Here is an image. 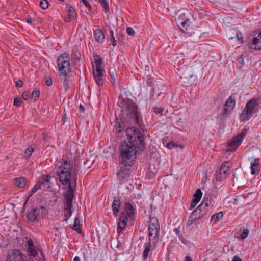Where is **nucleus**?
<instances>
[{
    "label": "nucleus",
    "mask_w": 261,
    "mask_h": 261,
    "mask_svg": "<svg viewBox=\"0 0 261 261\" xmlns=\"http://www.w3.org/2000/svg\"><path fill=\"white\" fill-rule=\"evenodd\" d=\"M51 176L49 175H43L41 178H39L38 183L40 187L43 190H47L51 188V183L50 182Z\"/></svg>",
    "instance_id": "4468645a"
},
{
    "label": "nucleus",
    "mask_w": 261,
    "mask_h": 261,
    "mask_svg": "<svg viewBox=\"0 0 261 261\" xmlns=\"http://www.w3.org/2000/svg\"><path fill=\"white\" fill-rule=\"evenodd\" d=\"M68 189L64 193V203L65 205H68V207L72 206V201L74 197V192L75 186L73 183L68 184Z\"/></svg>",
    "instance_id": "6e6552de"
},
{
    "label": "nucleus",
    "mask_w": 261,
    "mask_h": 261,
    "mask_svg": "<svg viewBox=\"0 0 261 261\" xmlns=\"http://www.w3.org/2000/svg\"><path fill=\"white\" fill-rule=\"evenodd\" d=\"M144 237H141L140 238L139 240H138L137 241V242H139L138 245H139L140 248H141V246H143V247L144 248V250L143 253V257L144 259L145 260L147 258V242L145 241L144 242H142V240H144Z\"/></svg>",
    "instance_id": "393cba45"
},
{
    "label": "nucleus",
    "mask_w": 261,
    "mask_h": 261,
    "mask_svg": "<svg viewBox=\"0 0 261 261\" xmlns=\"http://www.w3.org/2000/svg\"><path fill=\"white\" fill-rule=\"evenodd\" d=\"M223 217V214L222 212H220L217 214L213 215L211 218V221H214L215 222H217L220 221L222 219Z\"/></svg>",
    "instance_id": "473e14b6"
},
{
    "label": "nucleus",
    "mask_w": 261,
    "mask_h": 261,
    "mask_svg": "<svg viewBox=\"0 0 261 261\" xmlns=\"http://www.w3.org/2000/svg\"><path fill=\"white\" fill-rule=\"evenodd\" d=\"M258 99L256 98H252L248 101L245 107L248 109L251 113L253 114L258 111L257 107L259 106Z\"/></svg>",
    "instance_id": "dca6fc26"
},
{
    "label": "nucleus",
    "mask_w": 261,
    "mask_h": 261,
    "mask_svg": "<svg viewBox=\"0 0 261 261\" xmlns=\"http://www.w3.org/2000/svg\"><path fill=\"white\" fill-rule=\"evenodd\" d=\"M174 231L175 232V233L178 235L180 239H181V238L182 237V235L180 234V231L179 229V228H175L174 229Z\"/></svg>",
    "instance_id": "e2e57ef3"
},
{
    "label": "nucleus",
    "mask_w": 261,
    "mask_h": 261,
    "mask_svg": "<svg viewBox=\"0 0 261 261\" xmlns=\"http://www.w3.org/2000/svg\"><path fill=\"white\" fill-rule=\"evenodd\" d=\"M67 9L68 13V15L70 16V17H71L72 18H74L75 17H76V13L73 7H72L70 4H68L67 6Z\"/></svg>",
    "instance_id": "2f4dec72"
},
{
    "label": "nucleus",
    "mask_w": 261,
    "mask_h": 261,
    "mask_svg": "<svg viewBox=\"0 0 261 261\" xmlns=\"http://www.w3.org/2000/svg\"><path fill=\"white\" fill-rule=\"evenodd\" d=\"M159 230V224L156 226L155 224H149L148 228L149 242L148 243V253L151 249L153 250L155 248L156 245L158 243Z\"/></svg>",
    "instance_id": "39448f33"
},
{
    "label": "nucleus",
    "mask_w": 261,
    "mask_h": 261,
    "mask_svg": "<svg viewBox=\"0 0 261 261\" xmlns=\"http://www.w3.org/2000/svg\"><path fill=\"white\" fill-rule=\"evenodd\" d=\"M156 172L157 170L155 169H154V171H151V172L149 171H148V176H150V178H153L155 177Z\"/></svg>",
    "instance_id": "13d9d810"
},
{
    "label": "nucleus",
    "mask_w": 261,
    "mask_h": 261,
    "mask_svg": "<svg viewBox=\"0 0 261 261\" xmlns=\"http://www.w3.org/2000/svg\"><path fill=\"white\" fill-rule=\"evenodd\" d=\"M125 35L122 32H119L117 34L116 37L118 39L119 41L123 42L125 39Z\"/></svg>",
    "instance_id": "de8ad7c7"
},
{
    "label": "nucleus",
    "mask_w": 261,
    "mask_h": 261,
    "mask_svg": "<svg viewBox=\"0 0 261 261\" xmlns=\"http://www.w3.org/2000/svg\"><path fill=\"white\" fill-rule=\"evenodd\" d=\"M72 207H73V206H69V207H68V205H65L64 216H65V217H66L65 220L66 221L68 220V218L71 216V215L72 214V212L71 211V208H72Z\"/></svg>",
    "instance_id": "7c9ffc66"
},
{
    "label": "nucleus",
    "mask_w": 261,
    "mask_h": 261,
    "mask_svg": "<svg viewBox=\"0 0 261 261\" xmlns=\"http://www.w3.org/2000/svg\"><path fill=\"white\" fill-rule=\"evenodd\" d=\"M153 111L155 114H160L161 115H164L165 109L163 107H155L153 108Z\"/></svg>",
    "instance_id": "e433bc0d"
},
{
    "label": "nucleus",
    "mask_w": 261,
    "mask_h": 261,
    "mask_svg": "<svg viewBox=\"0 0 261 261\" xmlns=\"http://www.w3.org/2000/svg\"><path fill=\"white\" fill-rule=\"evenodd\" d=\"M24 254L17 249H14L8 252L6 261H26Z\"/></svg>",
    "instance_id": "9d476101"
},
{
    "label": "nucleus",
    "mask_w": 261,
    "mask_h": 261,
    "mask_svg": "<svg viewBox=\"0 0 261 261\" xmlns=\"http://www.w3.org/2000/svg\"><path fill=\"white\" fill-rule=\"evenodd\" d=\"M99 3L101 4V6L105 9L106 12H108L109 10V7L107 2L106 0H98Z\"/></svg>",
    "instance_id": "ea45409f"
},
{
    "label": "nucleus",
    "mask_w": 261,
    "mask_h": 261,
    "mask_svg": "<svg viewBox=\"0 0 261 261\" xmlns=\"http://www.w3.org/2000/svg\"><path fill=\"white\" fill-rule=\"evenodd\" d=\"M21 99L19 97H16L14 98L13 104L16 107H19L21 105Z\"/></svg>",
    "instance_id": "864d4df0"
},
{
    "label": "nucleus",
    "mask_w": 261,
    "mask_h": 261,
    "mask_svg": "<svg viewBox=\"0 0 261 261\" xmlns=\"http://www.w3.org/2000/svg\"><path fill=\"white\" fill-rule=\"evenodd\" d=\"M79 109L81 112H84L85 110V107L82 104L80 105Z\"/></svg>",
    "instance_id": "69168bd1"
},
{
    "label": "nucleus",
    "mask_w": 261,
    "mask_h": 261,
    "mask_svg": "<svg viewBox=\"0 0 261 261\" xmlns=\"http://www.w3.org/2000/svg\"><path fill=\"white\" fill-rule=\"evenodd\" d=\"M197 208L202 217L207 216L208 215L209 206L207 202H201Z\"/></svg>",
    "instance_id": "6ab92c4d"
},
{
    "label": "nucleus",
    "mask_w": 261,
    "mask_h": 261,
    "mask_svg": "<svg viewBox=\"0 0 261 261\" xmlns=\"http://www.w3.org/2000/svg\"><path fill=\"white\" fill-rule=\"evenodd\" d=\"M41 189L38 182L33 187L30 191V196L33 195L38 190Z\"/></svg>",
    "instance_id": "a19ab883"
},
{
    "label": "nucleus",
    "mask_w": 261,
    "mask_h": 261,
    "mask_svg": "<svg viewBox=\"0 0 261 261\" xmlns=\"http://www.w3.org/2000/svg\"><path fill=\"white\" fill-rule=\"evenodd\" d=\"M83 3L85 5V6L88 8L89 12H87V14H89V12L91 11V6L87 0H82Z\"/></svg>",
    "instance_id": "6e6d98bb"
},
{
    "label": "nucleus",
    "mask_w": 261,
    "mask_h": 261,
    "mask_svg": "<svg viewBox=\"0 0 261 261\" xmlns=\"http://www.w3.org/2000/svg\"><path fill=\"white\" fill-rule=\"evenodd\" d=\"M127 111L128 116L138 125L141 123V119L140 117V114L138 111V107L135 102L130 101L127 104Z\"/></svg>",
    "instance_id": "0eeeda50"
},
{
    "label": "nucleus",
    "mask_w": 261,
    "mask_h": 261,
    "mask_svg": "<svg viewBox=\"0 0 261 261\" xmlns=\"http://www.w3.org/2000/svg\"><path fill=\"white\" fill-rule=\"evenodd\" d=\"M242 142L235 136L232 140L229 141L227 150L229 151H234L239 147Z\"/></svg>",
    "instance_id": "a211bd4d"
},
{
    "label": "nucleus",
    "mask_w": 261,
    "mask_h": 261,
    "mask_svg": "<svg viewBox=\"0 0 261 261\" xmlns=\"http://www.w3.org/2000/svg\"><path fill=\"white\" fill-rule=\"evenodd\" d=\"M94 37L95 40L100 43H103L105 41V36L101 29H96L94 31Z\"/></svg>",
    "instance_id": "4be33fe9"
},
{
    "label": "nucleus",
    "mask_w": 261,
    "mask_h": 261,
    "mask_svg": "<svg viewBox=\"0 0 261 261\" xmlns=\"http://www.w3.org/2000/svg\"><path fill=\"white\" fill-rule=\"evenodd\" d=\"M236 105V100L232 96H230L226 100L224 108L222 113V115L228 117L230 115L234 109Z\"/></svg>",
    "instance_id": "9b49d317"
},
{
    "label": "nucleus",
    "mask_w": 261,
    "mask_h": 261,
    "mask_svg": "<svg viewBox=\"0 0 261 261\" xmlns=\"http://www.w3.org/2000/svg\"><path fill=\"white\" fill-rule=\"evenodd\" d=\"M248 234H249V230L247 229H244L243 230V232L241 234V236H240L241 239H245L248 236Z\"/></svg>",
    "instance_id": "4d7b16f0"
},
{
    "label": "nucleus",
    "mask_w": 261,
    "mask_h": 261,
    "mask_svg": "<svg viewBox=\"0 0 261 261\" xmlns=\"http://www.w3.org/2000/svg\"><path fill=\"white\" fill-rule=\"evenodd\" d=\"M189 23L190 21L188 18H187L186 20L182 21L181 22V27L180 28V30L183 33L191 35V34H192V29L190 27Z\"/></svg>",
    "instance_id": "412c9836"
},
{
    "label": "nucleus",
    "mask_w": 261,
    "mask_h": 261,
    "mask_svg": "<svg viewBox=\"0 0 261 261\" xmlns=\"http://www.w3.org/2000/svg\"><path fill=\"white\" fill-rule=\"evenodd\" d=\"M103 72L104 69H93V78L98 86H102L103 84Z\"/></svg>",
    "instance_id": "2eb2a0df"
},
{
    "label": "nucleus",
    "mask_w": 261,
    "mask_h": 261,
    "mask_svg": "<svg viewBox=\"0 0 261 261\" xmlns=\"http://www.w3.org/2000/svg\"><path fill=\"white\" fill-rule=\"evenodd\" d=\"M253 38L249 44V47L255 49H261V31L257 30L253 33Z\"/></svg>",
    "instance_id": "f8f14e48"
},
{
    "label": "nucleus",
    "mask_w": 261,
    "mask_h": 261,
    "mask_svg": "<svg viewBox=\"0 0 261 261\" xmlns=\"http://www.w3.org/2000/svg\"><path fill=\"white\" fill-rule=\"evenodd\" d=\"M247 133V130L246 129H244L241 133H240L237 136L235 137H237L239 140L242 142L243 140V138L246 136Z\"/></svg>",
    "instance_id": "4c0bfd02"
},
{
    "label": "nucleus",
    "mask_w": 261,
    "mask_h": 261,
    "mask_svg": "<svg viewBox=\"0 0 261 261\" xmlns=\"http://www.w3.org/2000/svg\"><path fill=\"white\" fill-rule=\"evenodd\" d=\"M62 163L60 165L56 166V179L63 185H67L68 184L73 183L76 186L77 175L75 168H73V161L70 159L67 154L64 155L62 157Z\"/></svg>",
    "instance_id": "f03ea898"
},
{
    "label": "nucleus",
    "mask_w": 261,
    "mask_h": 261,
    "mask_svg": "<svg viewBox=\"0 0 261 261\" xmlns=\"http://www.w3.org/2000/svg\"><path fill=\"white\" fill-rule=\"evenodd\" d=\"M40 95V92L39 90H34L31 94V97L34 100V101H37Z\"/></svg>",
    "instance_id": "72a5a7b5"
},
{
    "label": "nucleus",
    "mask_w": 261,
    "mask_h": 261,
    "mask_svg": "<svg viewBox=\"0 0 261 261\" xmlns=\"http://www.w3.org/2000/svg\"><path fill=\"white\" fill-rule=\"evenodd\" d=\"M46 210L44 206L36 207L28 212L27 215L28 220L32 223L38 222L46 216Z\"/></svg>",
    "instance_id": "423d86ee"
},
{
    "label": "nucleus",
    "mask_w": 261,
    "mask_h": 261,
    "mask_svg": "<svg viewBox=\"0 0 261 261\" xmlns=\"http://www.w3.org/2000/svg\"><path fill=\"white\" fill-rule=\"evenodd\" d=\"M14 184L16 186L19 188H23L26 184L25 178L19 177L14 179Z\"/></svg>",
    "instance_id": "cd10ccee"
},
{
    "label": "nucleus",
    "mask_w": 261,
    "mask_h": 261,
    "mask_svg": "<svg viewBox=\"0 0 261 261\" xmlns=\"http://www.w3.org/2000/svg\"><path fill=\"white\" fill-rule=\"evenodd\" d=\"M121 205L120 198L119 197H114L112 202V210L113 214L116 217L120 211V207Z\"/></svg>",
    "instance_id": "f3484780"
},
{
    "label": "nucleus",
    "mask_w": 261,
    "mask_h": 261,
    "mask_svg": "<svg viewBox=\"0 0 261 261\" xmlns=\"http://www.w3.org/2000/svg\"><path fill=\"white\" fill-rule=\"evenodd\" d=\"M128 142H124L120 147V160H121L120 171L117 177L121 182L129 176V170L126 166H131L136 159L137 152L142 151L145 143L143 134L139 129L135 127L127 128L126 130Z\"/></svg>",
    "instance_id": "f257e3e1"
},
{
    "label": "nucleus",
    "mask_w": 261,
    "mask_h": 261,
    "mask_svg": "<svg viewBox=\"0 0 261 261\" xmlns=\"http://www.w3.org/2000/svg\"><path fill=\"white\" fill-rule=\"evenodd\" d=\"M161 201L160 198H157L153 200V202H152L150 205V209H151V214H152V211H155L156 209L158 208V206H160L161 205Z\"/></svg>",
    "instance_id": "c756f323"
},
{
    "label": "nucleus",
    "mask_w": 261,
    "mask_h": 261,
    "mask_svg": "<svg viewBox=\"0 0 261 261\" xmlns=\"http://www.w3.org/2000/svg\"><path fill=\"white\" fill-rule=\"evenodd\" d=\"M15 85L17 87L20 88L23 86L22 81L19 80L15 82Z\"/></svg>",
    "instance_id": "680f3d73"
},
{
    "label": "nucleus",
    "mask_w": 261,
    "mask_h": 261,
    "mask_svg": "<svg viewBox=\"0 0 261 261\" xmlns=\"http://www.w3.org/2000/svg\"><path fill=\"white\" fill-rule=\"evenodd\" d=\"M253 114L251 113L246 107H245L244 109L242 111V113H241L239 119L240 121H245L247 120H248L251 115Z\"/></svg>",
    "instance_id": "b1692460"
},
{
    "label": "nucleus",
    "mask_w": 261,
    "mask_h": 261,
    "mask_svg": "<svg viewBox=\"0 0 261 261\" xmlns=\"http://www.w3.org/2000/svg\"><path fill=\"white\" fill-rule=\"evenodd\" d=\"M70 56L67 53L60 55L57 61L60 73L63 74H69L71 71Z\"/></svg>",
    "instance_id": "20e7f679"
},
{
    "label": "nucleus",
    "mask_w": 261,
    "mask_h": 261,
    "mask_svg": "<svg viewBox=\"0 0 261 261\" xmlns=\"http://www.w3.org/2000/svg\"><path fill=\"white\" fill-rule=\"evenodd\" d=\"M117 123H118V127L116 128V132L117 133H120L122 132V129L124 128L125 125L122 120L118 121L117 119Z\"/></svg>",
    "instance_id": "c9c22d12"
},
{
    "label": "nucleus",
    "mask_w": 261,
    "mask_h": 261,
    "mask_svg": "<svg viewBox=\"0 0 261 261\" xmlns=\"http://www.w3.org/2000/svg\"><path fill=\"white\" fill-rule=\"evenodd\" d=\"M260 160L259 159H255L253 162L251 164V173L252 175H257L259 172Z\"/></svg>",
    "instance_id": "aec40b11"
},
{
    "label": "nucleus",
    "mask_w": 261,
    "mask_h": 261,
    "mask_svg": "<svg viewBox=\"0 0 261 261\" xmlns=\"http://www.w3.org/2000/svg\"><path fill=\"white\" fill-rule=\"evenodd\" d=\"M191 215L194 217H196V219L197 220L202 218L197 208L192 213Z\"/></svg>",
    "instance_id": "8fccbe9b"
},
{
    "label": "nucleus",
    "mask_w": 261,
    "mask_h": 261,
    "mask_svg": "<svg viewBox=\"0 0 261 261\" xmlns=\"http://www.w3.org/2000/svg\"><path fill=\"white\" fill-rule=\"evenodd\" d=\"M126 32L129 35L132 37L134 36L135 34V31L132 27H127L126 28Z\"/></svg>",
    "instance_id": "603ef678"
},
{
    "label": "nucleus",
    "mask_w": 261,
    "mask_h": 261,
    "mask_svg": "<svg viewBox=\"0 0 261 261\" xmlns=\"http://www.w3.org/2000/svg\"><path fill=\"white\" fill-rule=\"evenodd\" d=\"M71 228L77 233L81 232L80 216L78 215L75 217L74 224Z\"/></svg>",
    "instance_id": "bb28decb"
},
{
    "label": "nucleus",
    "mask_w": 261,
    "mask_h": 261,
    "mask_svg": "<svg viewBox=\"0 0 261 261\" xmlns=\"http://www.w3.org/2000/svg\"><path fill=\"white\" fill-rule=\"evenodd\" d=\"M237 61L240 63H242L243 62L244 59L242 57V56H240L238 58Z\"/></svg>",
    "instance_id": "774afa93"
},
{
    "label": "nucleus",
    "mask_w": 261,
    "mask_h": 261,
    "mask_svg": "<svg viewBox=\"0 0 261 261\" xmlns=\"http://www.w3.org/2000/svg\"><path fill=\"white\" fill-rule=\"evenodd\" d=\"M22 96L23 99H24L25 100H29L30 99V98H31L30 92L29 91H24L22 94Z\"/></svg>",
    "instance_id": "49530a36"
},
{
    "label": "nucleus",
    "mask_w": 261,
    "mask_h": 261,
    "mask_svg": "<svg viewBox=\"0 0 261 261\" xmlns=\"http://www.w3.org/2000/svg\"><path fill=\"white\" fill-rule=\"evenodd\" d=\"M233 31L232 34H235V36H229V39L230 40L236 39L237 40L239 41L240 42H242L243 41V36L241 32L239 31H237L235 29L232 30Z\"/></svg>",
    "instance_id": "c85d7f7f"
},
{
    "label": "nucleus",
    "mask_w": 261,
    "mask_h": 261,
    "mask_svg": "<svg viewBox=\"0 0 261 261\" xmlns=\"http://www.w3.org/2000/svg\"><path fill=\"white\" fill-rule=\"evenodd\" d=\"M110 39L113 46H116L117 45V41L115 39L114 36L113 37L110 36Z\"/></svg>",
    "instance_id": "bf43d9fd"
},
{
    "label": "nucleus",
    "mask_w": 261,
    "mask_h": 261,
    "mask_svg": "<svg viewBox=\"0 0 261 261\" xmlns=\"http://www.w3.org/2000/svg\"><path fill=\"white\" fill-rule=\"evenodd\" d=\"M135 205L133 203L130 202H126L123 205V211H121L118 219V227L117 232L120 234L125 229L128 219L133 218L135 214Z\"/></svg>",
    "instance_id": "7ed1b4c3"
},
{
    "label": "nucleus",
    "mask_w": 261,
    "mask_h": 261,
    "mask_svg": "<svg viewBox=\"0 0 261 261\" xmlns=\"http://www.w3.org/2000/svg\"><path fill=\"white\" fill-rule=\"evenodd\" d=\"M80 54L73 50L71 53L72 60H80Z\"/></svg>",
    "instance_id": "79ce46f5"
},
{
    "label": "nucleus",
    "mask_w": 261,
    "mask_h": 261,
    "mask_svg": "<svg viewBox=\"0 0 261 261\" xmlns=\"http://www.w3.org/2000/svg\"><path fill=\"white\" fill-rule=\"evenodd\" d=\"M45 84L47 86H50L53 84L52 79L49 76H46L45 77Z\"/></svg>",
    "instance_id": "3c124183"
},
{
    "label": "nucleus",
    "mask_w": 261,
    "mask_h": 261,
    "mask_svg": "<svg viewBox=\"0 0 261 261\" xmlns=\"http://www.w3.org/2000/svg\"><path fill=\"white\" fill-rule=\"evenodd\" d=\"M26 239L25 245L27 247V252L28 255L36 257L38 255V252L41 251L40 246H35L31 239L27 238Z\"/></svg>",
    "instance_id": "1a4fd4ad"
},
{
    "label": "nucleus",
    "mask_w": 261,
    "mask_h": 261,
    "mask_svg": "<svg viewBox=\"0 0 261 261\" xmlns=\"http://www.w3.org/2000/svg\"><path fill=\"white\" fill-rule=\"evenodd\" d=\"M110 74L111 77L113 81L112 82L113 83H115V82L116 80L117 75H116V74H115V73L114 72H113L112 73L110 72Z\"/></svg>",
    "instance_id": "052dcab7"
},
{
    "label": "nucleus",
    "mask_w": 261,
    "mask_h": 261,
    "mask_svg": "<svg viewBox=\"0 0 261 261\" xmlns=\"http://www.w3.org/2000/svg\"><path fill=\"white\" fill-rule=\"evenodd\" d=\"M210 198L211 199V197L209 195H205L203 198V201L202 202H204V203L207 202L208 206H210V204H211V199H210Z\"/></svg>",
    "instance_id": "5fc2aeb1"
},
{
    "label": "nucleus",
    "mask_w": 261,
    "mask_h": 261,
    "mask_svg": "<svg viewBox=\"0 0 261 261\" xmlns=\"http://www.w3.org/2000/svg\"><path fill=\"white\" fill-rule=\"evenodd\" d=\"M230 170V163L229 162H224L221 166L219 169V177L217 175V179L221 180L226 179L227 175H228Z\"/></svg>",
    "instance_id": "ddd939ff"
},
{
    "label": "nucleus",
    "mask_w": 261,
    "mask_h": 261,
    "mask_svg": "<svg viewBox=\"0 0 261 261\" xmlns=\"http://www.w3.org/2000/svg\"><path fill=\"white\" fill-rule=\"evenodd\" d=\"M34 151V149L31 146L27 147V148L25 149L24 156H25L27 159H29L31 155L32 152Z\"/></svg>",
    "instance_id": "f704fd0d"
},
{
    "label": "nucleus",
    "mask_w": 261,
    "mask_h": 261,
    "mask_svg": "<svg viewBox=\"0 0 261 261\" xmlns=\"http://www.w3.org/2000/svg\"><path fill=\"white\" fill-rule=\"evenodd\" d=\"M150 223L152 224H155V225H156V226H157L158 224H159L158 220L157 219V218L156 217H152V214H151L150 215Z\"/></svg>",
    "instance_id": "09e8293b"
},
{
    "label": "nucleus",
    "mask_w": 261,
    "mask_h": 261,
    "mask_svg": "<svg viewBox=\"0 0 261 261\" xmlns=\"http://www.w3.org/2000/svg\"><path fill=\"white\" fill-rule=\"evenodd\" d=\"M232 261H242V259L238 256H234Z\"/></svg>",
    "instance_id": "338daca9"
},
{
    "label": "nucleus",
    "mask_w": 261,
    "mask_h": 261,
    "mask_svg": "<svg viewBox=\"0 0 261 261\" xmlns=\"http://www.w3.org/2000/svg\"><path fill=\"white\" fill-rule=\"evenodd\" d=\"M202 196V192L200 189H198L196 190L195 193L194 194L193 197L198 198L200 200Z\"/></svg>",
    "instance_id": "37998d69"
},
{
    "label": "nucleus",
    "mask_w": 261,
    "mask_h": 261,
    "mask_svg": "<svg viewBox=\"0 0 261 261\" xmlns=\"http://www.w3.org/2000/svg\"><path fill=\"white\" fill-rule=\"evenodd\" d=\"M93 58L95 63V70L103 69L102 67L103 59L97 54L93 55Z\"/></svg>",
    "instance_id": "5701e85b"
},
{
    "label": "nucleus",
    "mask_w": 261,
    "mask_h": 261,
    "mask_svg": "<svg viewBox=\"0 0 261 261\" xmlns=\"http://www.w3.org/2000/svg\"><path fill=\"white\" fill-rule=\"evenodd\" d=\"M73 18L72 17H70V16H68L67 17H66L64 19V20L65 21V22H67V23H69L71 21V19Z\"/></svg>",
    "instance_id": "0e129e2a"
},
{
    "label": "nucleus",
    "mask_w": 261,
    "mask_h": 261,
    "mask_svg": "<svg viewBox=\"0 0 261 261\" xmlns=\"http://www.w3.org/2000/svg\"><path fill=\"white\" fill-rule=\"evenodd\" d=\"M40 6L42 9L45 10L48 7V2L47 0H42L40 3Z\"/></svg>",
    "instance_id": "c03bdc74"
},
{
    "label": "nucleus",
    "mask_w": 261,
    "mask_h": 261,
    "mask_svg": "<svg viewBox=\"0 0 261 261\" xmlns=\"http://www.w3.org/2000/svg\"><path fill=\"white\" fill-rule=\"evenodd\" d=\"M61 81L63 82V85L66 90L69 88L70 83L69 80L68 74H63L60 73V74Z\"/></svg>",
    "instance_id": "a878e982"
},
{
    "label": "nucleus",
    "mask_w": 261,
    "mask_h": 261,
    "mask_svg": "<svg viewBox=\"0 0 261 261\" xmlns=\"http://www.w3.org/2000/svg\"><path fill=\"white\" fill-rule=\"evenodd\" d=\"M197 219H196V217H194L191 215L189 218V219L187 222V225L188 226H190L195 221H196Z\"/></svg>",
    "instance_id": "a18cd8bd"
},
{
    "label": "nucleus",
    "mask_w": 261,
    "mask_h": 261,
    "mask_svg": "<svg viewBox=\"0 0 261 261\" xmlns=\"http://www.w3.org/2000/svg\"><path fill=\"white\" fill-rule=\"evenodd\" d=\"M178 146V144H176L172 141H169L166 145L167 148H168L169 149H172L174 148H176Z\"/></svg>",
    "instance_id": "58836bf2"
}]
</instances>
